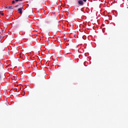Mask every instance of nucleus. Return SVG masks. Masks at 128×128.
I'll return each instance as SVG.
<instances>
[{"instance_id": "ddd939ff", "label": "nucleus", "mask_w": 128, "mask_h": 128, "mask_svg": "<svg viewBox=\"0 0 128 128\" xmlns=\"http://www.w3.org/2000/svg\"><path fill=\"white\" fill-rule=\"evenodd\" d=\"M19 0H15V2H18Z\"/></svg>"}, {"instance_id": "423d86ee", "label": "nucleus", "mask_w": 128, "mask_h": 128, "mask_svg": "<svg viewBox=\"0 0 128 128\" xmlns=\"http://www.w3.org/2000/svg\"><path fill=\"white\" fill-rule=\"evenodd\" d=\"M78 4H80V0H78Z\"/></svg>"}, {"instance_id": "b1692460", "label": "nucleus", "mask_w": 128, "mask_h": 128, "mask_svg": "<svg viewBox=\"0 0 128 128\" xmlns=\"http://www.w3.org/2000/svg\"><path fill=\"white\" fill-rule=\"evenodd\" d=\"M78 58H80V56H78Z\"/></svg>"}, {"instance_id": "7ed1b4c3", "label": "nucleus", "mask_w": 128, "mask_h": 128, "mask_svg": "<svg viewBox=\"0 0 128 128\" xmlns=\"http://www.w3.org/2000/svg\"><path fill=\"white\" fill-rule=\"evenodd\" d=\"M8 10L9 12H10V10H12V12H14V7H12V6H8Z\"/></svg>"}, {"instance_id": "aec40b11", "label": "nucleus", "mask_w": 128, "mask_h": 128, "mask_svg": "<svg viewBox=\"0 0 128 128\" xmlns=\"http://www.w3.org/2000/svg\"><path fill=\"white\" fill-rule=\"evenodd\" d=\"M82 12H83L82 10Z\"/></svg>"}, {"instance_id": "4468645a", "label": "nucleus", "mask_w": 128, "mask_h": 128, "mask_svg": "<svg viewBox=\"0 0 128 128\" xmlns=\"http://www.w3.org/2000/svg\"><path fill=\"white\" fill-rule=\"evenodd\" d=\"M15 8H18V5L15 6Z\"/></svg>"}, {"instance_id": "9d476101", "label": "nucleus", "mask_w": 128, "mask_h": 128, "mask_svg": "<svg viewBox=\"0 0 128 128\" xmlns=\"http://www.w3.org/2000/svg\"><path fill=\"white\" fill-rule=\"evenodd\" d=\"M58 26H56V29L58 30Z\"/></svg>"}, {"instance_id": "20e7f679", "label": "nucleus", "mask_w": 128, "mask_h": 128, "mask_svg": "<svg viewBox=\"0 0 128 128\" xmlns=\"http://www.w3.org/2000/svg\"><path fill=\"white\" fill-rule=\"evenodd\" d=\"M86 36H82V38H81V40H86Z\"/></svg>"}, {"instance_id": "39448f33", "label": "nucleus", "mask_w": 128, "mask_h": 128, "mask_svg": "<svg viewBox=\"0 0 128 128\" xmlns=\"http://www.w3.org/2000/svg\"><path fill=\"white\" fill-rule=\"evenodd\" d=\"M82 4H84V2L82 0H80V6H82Z\"/></svg>"}, {"instance_id": "5701e85b", "label": "nucleus", "mask_w": 128, "mask_h": 128, "mask_svg": "<svg viewBox=\"0 0 128 128\" xmlns=\"http://www.w3.org/2000/svg\"><path fill=\"white\" fill-rule=\"evenodd\" d=\"M2 36V34L1 35V36Z\"/></svg>"}, {"instance_id": "a211bd4d", "label": "nucleus", "mask_w": 128, "mask_h": 128, "mask_svg": "<svg viewBox=\"0 0 128 128\" xmlns=\"http://www.w3.org/2000/svg\"><path fill=\"white\" fill-rule=\"evenodd\" d=\"M2 14V12H0V14Z\"/></svg>"}, {"instance_id": "1a4fd4ad", "label": "nucleus", "mask_w": 128, "mask_h": 128, "mask_svg": "<svg viewBox=\"0 0 128 128\" xmlns=\"http://www.w3.org/2000/svg\"><path fill=\"white\" fill-rule=\"evenodd\" d=\"M0 80H2V76L0 74Z\"/></svg>"}, {"instance_id": "6e6552de", "label": "nucleus", "mask_w": 128, "mask_h": 128, "mask_svg": "<svg viewBox=\"0 0 128 128\" xmlns=\"http://www.w3.org/2000/svg\"><path fill=\"white\" fill-rule=\"evenodd\" d=\"M43 80H46V76H43Z\"/></svg>"}, {"instance_id": "f8f14e48", "label": "nucleus", "mask_w": 128, "mask_h": 128, "mask_svg": "<svg viewBox=\"0 0 128 128\" xmlns=\"http://www.w3.org/2000/svg\"><path fill=\"white\" fill-rule=\"evenodd\" d=\"M6 8H8V6H6Z\"/></svg>"}, {"instance_id": "f03ea898", "label": "nucleus", "mask_w": 128, "mask_h": 128, "mask_svg": "<svg viewBox=\"0 0 128 128\" xmlns=\"http://www.w3.org/2000/svg\"><path fill=\"white\" fill-rule=\"evenodd\" d=\"M24 10V8H19L18 10V12H19V14H22V10Z\"/></svg>"}, {"instance_id": "2eb2a0df", "label": "nucleus", "mask_w": 128, "mask_h": 128, "mask_svg": "<svg viewBox=\"0 0 128 128\" xmlns=\"http://www.w3.org/2000/svg\"><path fill=\"white\" fill-rule=\"evenodd\" d=\"M1 14H2V16H4V13H2Z\"/></svg>"}, {"instance_id": "4be33fe9", "label": "nucleus", "mask_w": 128, "mask_h": 128, "mask_svg": "<svg viewBox=\"0 0 128 128\" xmlns=\"http://www.w3.org/2000/svg\"><path fill=\"white\" fill-rule=\"evenodd\" d=\"M2 36V34L1 35V36Z\"/></svg>"}, {"instance_id": "f3484780", "label": "nucleus", "mask_w": 128, "mask_h": 128, "mask_svg": "<svg viewBox=\"0 0 128 128\" xmlns=\"http://www.w3.org/2000/svg\"><path fill=\"white\" fill-rule=\"evenodd\" d=\"M77 60H80V58H77Z\"/></svg>"}, {"instance_id": "412c9836", "label": "nucleus", "mask_w": 128, "mask_h": 128, "mask_svg": "<svg viewBox=\"0 0 128 128\" xmlns=\"http://www.w3.org/2000/svg\"><path fill=\"white\" fill-rule=\"evenodd\" d=\"M2 32H4V30H2Z\"/></svg>"}, {"instance_id": "f257e3e1", "label": "nucleus", "mask_w": 128, "mask_h": 128, "mask_svg": "<svg viewBox=\"0 0 128 128\" xmlns=\"http://www.w3.org/2000/svg\"><path fill=\"white\" fill-rule=\"evenodd\" d=\"M26 27L28 28H32V24H30V22H26Z\"/></svg>"}, {"instance_id": "6ab92c4d", "label": "nucleus", "mask_w": 128, "mask_h": 128, "mask_svg": "<svg viewBox=\"0 0 128 128\" xmlns=\"http://www.w3.org/2000/svg\"><path fill=\"white\" fill-rule=\"evenodd\" d=\"M78 52H80V51L78 50Z\"/></svg>"}, {"instance_id": "0eeeda50", "label": "nucleus", "mask_w": 128, "mask_h": 128, "mask_svg": "<svg viewBox=\"0 0 128 128\" xmlns=\"http://www.w3.org/2000/svg\"><path fill=\"white\" fill-rule=\"evenodd\" d=\"M14 2H16V0L14 1V0H13L12 2V4H14Z\"/></svg>"}, {"instance_id": "dca6fc26", "label": "nucleus", "mask_w": 128, "mask_h": 128, "mask_svg": "<svg viewBox=\"0 0 128 128\" xmlns=\"http://www.w3.org/2000/svg\"><path fill=\"white\" fill-rule=\"evenodd\" d=\"M76 14H77V16H78H78H80V14H78V12L76 13Z\"/></svg>"}, {"instance_id": "9b49d317", "label": "nucleus", "mask_w": 128, "mask_h": 128, "mask_svg": "<svg viewBox=\"0 0 128 128\" xmlns=\"http://www.w3.org/2000/svg\"><path fill=\"white\" fill-rule=\"evenodd\" d=\"M83 0V2H86L87 0Z\"/></svg>"}]
</instances>
